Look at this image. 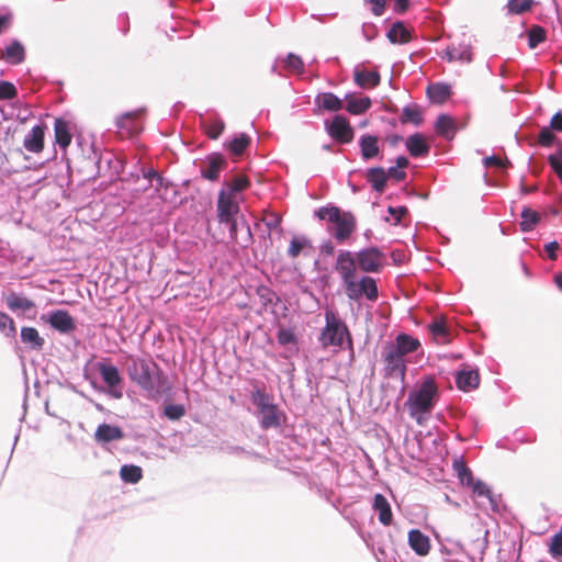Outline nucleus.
<instances>
[{
	"mask_svg": "<svg viewBox=\"0 0 562 562\" xmlns=\"http://www.w3.org/2000/svg\"><path fill=\"white\" fill-rule=\"evenodd\" d=\"M319 220H327L334 226L329 232L338 243L348 240L357 227V221L352 213L344 212L337 206H323L315 212Z\"/></svg>",
	"mask_w": 562,
	"mask_h": 562,
	"instance_id": "f257e3e1",
	"label": "nucleus"
},
{
	"mask_svg": "<svg viewBox=\"0 0 562 562\" xmlns=\"http://www.w3.org/2000/svg\"><path fill=\"white\" fill-rule=\"evenodd\" d=\"M437 395L438 387L434 378H425L418 390L412 392L408 396L407 404L409 405L411 415L416 416L430 412Z\"/></svg>",
	"mask_w": 562,
	"mask_h": 562,
	"instance_id": "f03ea898",
	"label": "nucleus"
},
{
	"mask_svg": "<svg viewBox=\"0 0 562 562\" xmlns=\"http://www.w3.org/2000/svg\"><path fill=\"white\" fill-rule=\"evenodd\" d=\"M355 255L359 269L366 273H380L387 266L386 255L378 247H367Z\"/></svg>",
	"mask_w": 562,
	"mask_h": 562,
	"instance_id": "7ed1b4c3",
	"label": "nucleus"
},
{
	"mask_svg": "<svg viewBox=\"0 0 562 562\" xmlns=\"http://www.w3.org/2000/svg\"><path fill=\"white\" fill-rule=\"evenodd\" d=\"M381 356L384 376L404 381L407 370L405 358L389 342L383 346Z\"/></svg>",
	"mask_w": 562,
	"mask_h": 562,
	"instance_id": "20e7f679",
	"label": "nucleus"
},
{
	"mask_svg": "<svg viewBox=\"0 0 562 562\" xmlns=\"http://www.w3.org/2000/svg\"><path fill=\"white\" fill-rule=\"evenodd\" d=\"M358 263L356 255L349 250H342L338 254L335 263V270L342 280L345 291L358 279Z\"/></svg>",
	"mask_w": 562,
	"mask_h": 562,
	"instance_id": "39448f33",
	"label": "nucleus"
},
{
	"mask_svg": "<svg viewBox=\"0 0 562 562\" xmlns=\"http://www.w3.org/2000/svg\"><path fill=\"white\" fill-rule=\"evenodd\" d=\"M326 319V327L319 338L323 347L341 346L345 338H347L348 344L351 346V338L347 326L339 318Z\"/></svg>",
	"mask_w": 562,
	"mask_h": 562,
	"instance_id": "423d86ee",
	"label": "nucleus"
},
{
	"mask_svg": "<svg viewBox=\"0 0 562 562\" xmlns=\"http://www.w3.org/2000/svg\"><path fill=\"white\" fill-rule=\"evenodd\" d=\"M257 304L259 305L258 314L272 316H280L282 314L284 305L269 288L259 286L257 289Z\"/></svg>",
	"mask_w": 562,
	"mask_h": 562,
	"instance_id": "0eeeda50",
	"label": "nucleus"
},
{
	"mask_svg": "<svg viewBox=\"0 0 562 562\" xmlns=\"http://www.w3.org/2000/svg\"><path fill=\"white\" fill-rule=\"evenodd\" d=\"M345 292L352 300L364 295L368 300L374 301L379 295L375 280L368 276L357 279Z\"/></svg>",
	"mask_w": 562,
	"mask_h": 562,
	"instance_id": "6e6552de",
	"label": "nucleus"
},
{
	"mask_svg": "<svg viewBox=\"0 0 562 562\" xmlns=\"http://www.w3.org/2000/svg\"><path fill=\"white\" fill-rule=\"evenodd\" d=\"M327 133L341 144H348L353 138V130L349 121L341 115H336L331 123L327 125Z\"/></svg>",
	"mask_w": 562,
	"mask_h": 562,
	"instance_id": "1a4fd4ad",
	"label": "nucleus"
},
{
	"mask_svg": "<svg viewBox=\"0 0 562 562\" xmlns=\"http://www.w3.org/2000/svg\"><path fill=\"white\" fill-rule=\"evenodd\" d=\"M260 401L258 402L259 413L261 415V427L269 429L280 425V415L276 405L268 403V396L257 391Z\"/></svg>",
	"mask_w": 562,
	"mask_h": 562,
	"instance_id": "9d476101",
	"label": "nucleus"
},
{
	"mask_svg": "<svg viewBox=\"0 0 562 562\" xmlns=\"http://www.w3.org/2000/svg\"><path fill=\"white\" fill-rule=\"evenodd\" d=\"M227 167L225 157L220 153H212L206 156L203 165L201 166L202 178L216 181L220 178L221 171Z\"/></svg>",
	"mask_w": 562,
	"mask_h": 562,
	"instance_id": "9b49d317",
	"label": "nucleus"
},
{
	"mask_svg": "<svg viewBox=\"0 0 562 562\" xmlns=\"http://www.w3.org/2000/svg\"><path fill=\"white\" fill-rule=\"evenodd\" d=\"M144 110H135L126 112L116 120V127L122 137H131L140 132L142 125L138 119L143 115Z\"/></svg>",
	"mask_w": 562,
	"mask_h": 562,
	"instance_id": "f8f14e48",
	"label": "nucleus"
},
{
	"mask_svg": "<svg viewBox=\"0 0 562 562\" xmlns=\"http://www.w3.org/2000/svg\"><path fill=\"white\" fill-rule=\"evenodd\" d=\"M239 212V205L234 196L225 190H222L217 200V216L220 222H229L235 218Z\"/></svg>",
	"mask_w": 562,
	"mask_h": 562,
	"instance_id": "ddd939ff",
	"label": "nucleus"
},
{
	"mask_svg": "<svg viewBox=\"0 0 562 562\" xmlns=\"http://www.w3.org/2000/svg\"><path fill=\"white\" fill-rule=\"evenodd\" d=\"M130 375L138 385L145 390H153L154 383L149 371V366L145 361H134L130 367Z\"/></svg>",
	"mask_w": 562,
	"mask_h": 562,
	"instance_id": "4468645a",
	"label": "nucleus"
},
{
	"mask_svg": "<svg viewBox=\"0 0 562 562\" xmlns=\"http://www.w3.org/2000/svg\"><path fill=\"white\" fill-rule=\"evenodd\" d=\"M46 125L40 124L32 127L23 140V146L27 151L40 154L44 149V136Z\"/></svg>",
	"mask_w": 562,
	"mask_h": 562,
	"instance_id": "2eb2a0df",
	"label": "nucleus"
},
{
	"mask_svg": "<svg viewBox=\"0 0 562 562\" xmlns=\"http://www.w3.org/2000/svg\"><path fill=\"white\" fill-rule=\"evenodd\" d=\"M0 57L8 64L20 65L25 59V47L20 41L14 40L1 50Z\"/></svg>",
	"mask_w": 562,
	"mask_h": 562,
	"instance_id": "dca6fc26",
	"label": "nucleus"
},
{
	"mask_svg": "<svg viewBox=\"0 0 562 562\" xmlns=\"http://www.w3.org/2000/svg\"><path fill=\"white\" fill-rule=\"evenodd\" d=\"M408 544L414 552L420 557H425L430 551V540L418 529H412L408 532Z\"/></svg>",
	"mask_w": 562,
	"mask_h": 562,
	"instance_id": "f3484780",
	"label": "nucleus"
},
{
	"mask_svg": "<svg viewBox=\"0 0 562 562\" xmlns=\"http://www.w3.org/2000/svg\"><path fill=\"white\" fill-rule=\"evenodd\" d=\"M389 344L393 346L404 358L406 355L417 351L420 347V341L408 334H400L396 336L394 342Z\"/></svg>",
	"mask_w": 562,
	"mask_h": 562,
	"instance_id": "a211bd4d",
	"label": "nucleus"
},
{
	"mask_svg": "<svg viewBox=\"0 0 562 562\" xmlns=\"http://www.w3.org/2000/svg\"><path fill=\"white\" fill-rule=\"evenodd\" d=\"M406 148L413 157L427 156L430 150L425 136L420 133H415L406 139Z\"/></svg>",
	"mask_w": 562,
	"mask_h": 562,
	"instance_id": "6ab92c4d",
	"label": "nucleus"
},
{
	"mask_svg": "<svg viewBox=\"0 0 562 562\" xmlns=\"http://www.w3.org/2000/svg\"><path fill=\"white\" fill-rule=\"evenodd\" d=\"M94 438L98 442L106 443L123 439L124 432L120 427L104 423L98 426Z\"/></svg>",
	"mask_w": 562,
	"mask_h": 562,
	"instance_id": "aec40b11",
	"label": "nucleus"
},
{
	"mask_svg": "<svg viewBox=\"0 0 562 562\" xmlns=\"http://www.w3.org/2000/svg\"><path fill=\"white\" fill-rule=\"evenodd\" d=\"M97 369L102 376L103 382L111 389L116 387L122 382V378L116 367L106 362H98Z\"/></svg>",
	"mask_w": 562,
	"mask_h": 562,
	"instance_id": "412c9836",
	"label": "nucleus"
},
{
	"mask_svg": "<svg viewBox=\"0 0 562 562\" xmlns=\"http://www.w3.org/2000/svg\"><path fill=\"white\" fill-rule=\"evenodd\" d=\"M373 509L379 513V521L384 526H390L393 521V514L389 501L382 494H375L373 499Z\"/></svg>",
	"mask_w": 562,
	"mask_h": 562,
	"instance_id": "4be33fe9",
	"label": "nucleus"
},
{
	"mask_svg": "<svg viewBox=\"0 0 562 562\" xmlns=\"http://www.w3.org/2000/svg\"><path fill=\"white\" fill-rule=\"evenodd\" d=\"M7 306L10 308L13 313H26L31 312L34 307L33 301L27 299L26 296L16 294V293H10L4 299Z\"/></svg>",
	"mask_w": 562,
	"mask_h": 562,
	"instance_id": "5701e85b",
	"label": "nucleus"
},
{
	"mask_svg": "<svg viewBox=\"0 0 562 562\" xmlns=\"http://www.w3.org/2000/svg\"><path fill=\"white\" fill-rule=\"evenodd\" d=\"M435 131L439 136L451 140L456 135V122L448 114H440L435 124Z\"/></svg>",
	"mask_w": 562,
	"mask_h": 562,
	"instance_id": "b1692460",
	"label": "nucleus"
},
{
	"mask_svg": "<svg viewBox=\"0 0 562 562\" xmlns=\"http://www.w3.org/2000/svg\"><path fill=\"white\" fill-rule=\"evenodd\" d=\"M445 57L448 61L470 63L472 60L471 47L467 44L451 45L447 47Z\"/></svg>",
	"mask_w": 562,
	"mask_h": 562,
	"instance_id": "393cba45",
	"label": "nucleus"
},
{
	"mask_svg": "<svg viewBox=\"0 0 562 562\" xmlns=\"http://www.w3.org/2000/svg\"><path fill=\"white\" fill-rule=\"evenodd\" d=\"M479 383L480 376L476 371H460L456 375V384L461 391H472L479 386Z\"/></svg>",
	"mask_w": 562,
	"mask_h": 562,
	"instance_id": "a878e982",
	"label": "nucleus"
},
{
	"mask_svg": "<svg viewBox=\"0 0 562 562\" xmlns=\"http://www.w3.org/2000/svg\"><path fill=\"white\" fill-rule=\"evenodd\" d=\"M368 182L371 183L372 189L379 193L384 192L387 181L386 171L381 167L370 168L366 176Z\"/></svg>",
	"mask_w": 562,
	"mask_h": 562,
	"instance_id": "bb28decb",
	"label": "nucleus"
},
{
	"mask_svg": "<svg viewBox=\"0 0 562 562\" xmlns=\"http://www.w3.org/2000/svg\"><path fill=\"white\" fill-rule=\"evenodd\" d=\"M429 331L438 344L450 342V331L445 322V318H436L428 325Z\"/></svg>",
	"mask_w": 562,
	"mask_h": 562,
	"instance_id": "cd10ccee",
	"label": "nucleus"
},
{
	"mask_svg": "<svg viewBox=\"0 0 562 562\" xmlns=\"http://www.w3.org/2000/svg\"><path fill=\"white\" fill-rule=\"evenodd\" d=\"M55 140L61 148H67L72 139L68 123L63 119H56L54 124Z\"/></svg>",
	"mask_w": 562,
	"mask_h": 562,
	"instance_id": "c85d7f7f",
	"label": "nucleus"
},
{
	"mask_svg": "<svg viewBox=\"0 0 562 562\" xmlns=\"http://www.w3.org/2000/svg\"><path fill=\"white\" fill-rule=\"evenodd\" d=\"M387 38L393 44H405L412 40L411 32L403 22H395L387 32Z\"/></svg>",
	"mask_w": 562,
	"mask_h": 562,
	"instance_id": "c756f323",
	"label": "nucleus"
},
{
	"mask_svg": "<svg viewBox=\"0 0 562 562\" xmlns=\"http://www.w3.org/2000/svg\"><path fill=\"white\" fill-rule=\"evenodd\" d=\"M451 94L450 87L445 83L430 85L427 88V95L431 102L442 104Z\"/></svg>",
	"mask_w": 562,
	"mask_h": 562,
	"instance_id": "7c9ffc66",
	"label": "nucleus"
},
{
	"mask_svg": "<svg viewBox=\"0 0 562 562\" xmlns=\"http://www.w3.org/2000/svg\"><path fill=\"white\" fill-rule=\"evenodd\" d=\"M360 148L362 158L369 160L379 154L378 137L372 135H363L360 138Z\"/></svg>",
	"mask_w": 562,
	"mask_h": 562,
	"instance_id": "2f4dec72",
	"label": "nucleus"
},
{
	"mask_svg": "<svg viewBox=\"0 0 562 562\" xmlns=\"http://www.w3.org/2000/svg\"><path fill=\"white\" fill-rule=\"evenodd\" d=\"M380 75L378 71H356L355 82L361 88H374L380 83Z\"/></svg>",
	"mask_w": 562,
	"mask_h": 562,
	"instance_id": "473e14b6",
	"label": "nucleus"
},
{
	"mask_svg": "<svg viewBox=\"0 0 562 562\" xmlns=\"http://www.w3.org/2000/svg\"><path fill=\"white\" fill-rule=\"evenodd\" d=\"M346 100V110L353 115L362 114L371 106V100L369 97L357 99L352 95H347Z\"/></svg>",
	"mask_w": 562,
	"mask_h": 562,
	"instance_id": "72a5a7b5",
	"label": "nucleus"
},
{
	"mask_svg": "<svg viewBox=\"0 0 562 562\" xmlns=\"http://www.w3.org/2000/svg\"><path fill=\"white\" fill-rule=\"evenodd\" d=\"M400 121L403 124L412 123L416 126H419L424 119H423V111L422 109L414 104V105H407L403 109Z\"/></svg>",
	"mask_w": 562,
	"mask_h": 562,
	"instance_id": "f704fd0d",
	"label": "nucleus"
},
{
	"mask_svg": "<svg viewBox=\"0 0 562 562\" xmlns=\"http://www.w3.org/2000/svg\"><path fill=\"white\" fill-rule=\"evenodd\" d=\"M469 487L472 488V492L476 496L487 498L492 509H494V510L497 509L498 504H497L496 496L493 494L491 488L484 482H482L480 480L473 481V484H470Z\"/></svg>",
	"mask_w": 562,
	"mask_h": 562,
	"instance_id": "c9c22d12",
	"label": "nucleus"
},
{
	"mask_svg": "<svg viewBox=\"0 0 562 562\" xmlns=\"http://www.w3.org/2000/svg\"><path fill=\"white\" fill-rule=\"evenodd\" d=\"M317 104L327 111H339L342 109V101L331 92H325L316 98Z\"/></svg>",
	"mask_w": 562,
	"mask_h": 562,
	"instance_id": "e433bc0d",
	"label": "nucleus"
},
{
	"mask_svg": "<svg viewBox=\"0 0 562 562\" xmlns=\"http://www.w3.org/2000/svg\"><path fill=\"white\" fill-rule=\"evenodd\" d=\"M250 143H251L250 137L247 134L241 133V134L237 135L236 137H234L227 144V148L233 155L240 156L249 147Z\"/></svg>",
	"mask_w": 562,
	"mask_h": 562,
	"instance_id": "4c0bfd02",
	"label": "nucleus"
},
{
	"mask_svg": "<svg viewBox=\"0 0 562 562\" xmlns=\"http://www.w3.org/2000/svg\"><path fill=\"white\" fill-rule=\"evenodd\" d=\"M540 214L537 211L531 210L530 207H525L521 212L520 229L522 232L532 231L540 222Z\"/></svg>",
	"mask_w": 562,
	"mask_h": 562,
	"instance_id": "58836bf2",
	"label": "nucleus"
},
{
	"mask_svg": "<svg viewBox=\"0 0 562 562\" xmlns=\"http://www.w3.org/2000/svg\"><path fill=\"white\" fill-rule=\"evenodd\" d=\"M120 475L124 482L135 484L142 480L143 471L138 465L125 464L121 468Z\"/></svg>",
	"mask_w": 562,
	"mask_h": 562,
	"instance_id": "ea45409f",
	"label": "nucleus"
},
{
	"mask_svg": "<svg viewBox=\"0 0 562 562\" xmlns=\"http://www.w3.org/2000/svg\"><path fill=\"white\" fill-rule=\"evenodd\" d=\"M21 338L24 344H29L34 349H41L44 345V339L40 337L38 331L33 327H23Z\"/></svg>",
	"mask_w": 562,
	"mask_h": 562,
	"instance_id": "a19ab883",
	"label": "nucleus"
},
{
	"mask_svg": "<svg viewBox=\"0 0 562 562\" xmlns=\"http://www.w3.org/2000/svg\"><path fill=\"white\" fill-rule=\"evenodd\" d=\"M547 40V31L540 25H532L528 31V45L531 49Z\"/></svg>",
	"mask_w": 562,
	"mask_h": 562,
	"instance_id": "79ce46f5",
	"label": "nucleus"
},
{
	"mask_svg": "<svg viewBox=\"0 0 562 562\" xmlns=\"http://www.w3.org/2000/svg\"><path fill=\"white\" fill-rule=\"evenodd\" d=\"M533 0H508L506 9L509 14H522L531 10Z\"/></svg>",
	"mask_w": 562,
	"mask_h": 562,
	"instance_id": "37998d69",
	"label": "nucleus"
},
{
	"mask_svg": "<svg viewBox=\"0 0 562 562\" xmlns=\"http://www.w3.org/2000/svg\"><path fill=\"white\" fill-rule=\"evenodd\" d=\"M453 469L460 480V482L467 486L473 484V475L471 470L467 467V464L462 461H454Z\"/></svg>",
	"mask_w": 562,
	"mask_h": 562,
	"instance_id": "c03bdc74",
	"label": "nucleus"
},
{
	"mask_svg": "<svg viewBox=\"0 0 562 562\" xmlns=\"http://www.w3.org/2000/svg\"><path fill=\"white\" fill-rule=\"evenodd\" d=\"M203 128H204L205 134L211 139H216L223 133V131L225 128V123L222 120L217 119V120L204 123Z\"/></svg>",
	"mask_w": 562,
	"mask_h": 562,
	"instance_id": "a18cd8bd",
	"label": "nucleus"
},
{
	"mask_svg": "<svg viewBox=\"0 0 562 562\" xmlns=\"http://www.w3.org/2000/svg\"><path fill=\"white\" fill-rule=\"evenodd\" d=\"M549 553L554 558H562V527L553 535L549 543Z\"/></svg>",
	"mask_w": 562,
	"mask_h": 562,
	"instance_id": "49530a36",
	"label": "nucleus"
},
{
	"mask_svg": "<svg viewBox=\"0 0 562 562\" xmlns=\"http://www.w3.org/2000/svg\"><path fill=\"white\" fill-rule=\"evenodd\" d=\"M229 192L232 195L233 193L244 191L250 186V181L246 176H237L232 179L229 183H227Z\"/></svg>",
	"mask_w": 562,
	"mask_h": 562,
	"instance_id": "de8ad7c7",
	"label": "nucleus"
},
{
	"mask_svg": "<svg viewBox=\"0 0 562 562\" xmlns=\"http://www.w3.org/2000/svg\"><path fill=\"white\" fill-rule=\"evenodd\" d=\"M74 318H48L52 327L56 328L60 333H69L75 328Z\"/></svg>",
	"mask_w": 562,
	"mask_h": 562,
	"instance_id": "09e8293b",
	"label": "nucleus"
},
{
	"mask_svg": "<svg viewBox=\"0 0 562 562\" xmlns=\"http://www.w3.org/2000/svg\"><path fill=\"white\" fill-rule=\"evenodd\" d=\"M277 338L279 344L283 346L296 344L295 334L291 328L280 327Z\"/></svg>",
	"mask_w": 562,
	"mask_h": 562,
	"instance_id": "8fccbe9b",
	"label": "nucleus"
},
{
	"mask_svg": "<svg viewBox=\"0 0 562 562\" xmlns=\"http://www.w3.org/2000/svg\"><path fill=\"white\" fill-rule=\"evenodd\" d=\"M18 95L15 86L10 81H0V100H12Z\"/></svg>",
	"mask_w": 562,
	"mask_h": 562,
	"instance_id": "3c124183",
	"label": "nucleus"
},
{
	"mask_svg": "<svg viewBox=\"0 0 562 562\" xmlns=\"http://www.w3.org/2000/svg\"><path fill=\"white\" fill-rule=\"evenodd\" d=\"M285 67L292 72L301 74L304 70V63L301 57L289 54L285 59Z\"/></svg>",
	"mask_w": 562,
	"mask_h": 562,
	"instance_id": "603ef678",
	"label": "nucleus"
},
{
	"mask_svg": "<svg viewBox=\"0 0 562 562\" xmlns=\"http://www.w3.org/2000/svg\"><path fill=\"white\" fill-rule=\"evenodd\" d=\"M186 409L180 404H170L165 407V415L171 420H178L184 416Z\"/></svg>",
	"mask_w": 562,
	"mask_h": 562,
	"instance_id": "864d4df0",
	"label": "nucleus"
},
{
	"mask_svg": "<svg viewBox=\"0 0 562 562\" xmlns=\"http://www.w3.org/2000/svg\"><path fill=\"white\" fill-rule=\"evenodd\" d=\"M552 131L553 130L550 126L541 128L538 137L539 145L543 147H550L553 144L555 140V135Z\"/></svg>",
	"mask_w": 562,
	"mask_h": 562,
	"instance_id": "5fc2aeb1",
	"label": "nucleus"
},
{
	"mask_svg": "<svg viewBox=\"0 0 562 562\" xmlns=\"http://www.w3.org/2000/svg\"><path fill=\"white\" fill-rule=\"evenodd\" d=\"M548 162L562 181V153H555L548 157Z\"/></svg>",
	"mask_w": 562,
	"mask_h": 562,
	"instance_id": "6e6d98bb",
	"label": "nucleus"
},
{
	"mask_svg": "<svg viewBox=\"0 0 562 562\" xmlns=\"http://www.w3.org/2000/svg\"><path fill=\"white\" fill-rule=\"evenodd\" d=\"M305 245H306L305 240H301L296 237L292 238L290 241L289 249H288V255L292 258H296L301 254V251Z\"/></svg>",
	"mask_w": 562,
	"mask_h": 562,
	"instance_id": "4d7b16f0",
	"label": "nucleus"
},
{
	"mask_svg": "<svg viewBox=\"0 0 562 562\" xmlns=\"http://www.w3.org/2000/svg\"><path fill=\"white\" fill-rule=\"evenodd\" d=\"M371 7V12L375 16H381L386 8V0H364Z\"/></svg>",
	"mask_w": 562,
	"mask_h": 562,
	"instance_id": "13d9d810",
	"label": "nucleus"
},
{
	"mask_svg": "<svg viewBox=\"0 0 562 562\" xmlns=\"http://www.w3.org/2000/svg\"><path fill=\"white\" fill-rule=\"evenodd\" d=\"M485 167H497V168H506L507 165H510L508 160L504 161L498 156H490L484 158L483 160Z\"/></svg>",
	"mask_w": 562,
	"mask_h": 562,
	"instance_id": "bf43d9fd",
	"label": "nucleus"
},
{
	"mask_svg": "<svg viewBox=\"0 0 562 562\" xmlns=\"http://www.w3.org/2000/svg\"><path fill=\"white\" fill-rule=\"evenodd\" d=\"M407 212H408V210L405 206H397V207L390 206L389 207V213L391 215H393V218H394V222H393L394 225L400 224V222L402 221V217L405 216L407 214Z\"/></svg>",
	"mask_w": 562,
	"mask_h": 562,
	"instance_id": "052dcab7",
	"label": "nucleus"
},
{
	"mask_svg": "<svg viewBox=\"0 0 562 562\" xmlns=\"http://www.w3.org/2000/svg\"><path fill=\"white\" fill-rule=\"evenodd\" d=\"M362 33L366 40L371 41L378 35V29L373 23H364L362 25Z\"/></svg>",
	"mask_w": 562,
	"mask_h": 562,
	"instance_id": "680f3d73",
	"label": "nucleus"
},
{
	"mask_svg": "<svg viewBox=\"0 0 562 562\" xmlns=\"http://www.w3.org/2000/svg\"><path fill=\"white\" fill-rule=\"evenodd\" d=\"M386 175H387V179L392 178V179H394L396 181H403L406 178L405 170H401L397 167L389 168V170L386 171Z\"/></svg>",
	"mask_w": 562,
	"mask_h": 562,
	"instance_id": "e2e57ef3",
	"label": "nucleus"
},
{
	"mask_svg": "<svg viewBox=\"0 0 562 562\" xmlns=\"http://www.w3.org/2000/svg\"><path fill=\"white\" fill-rule=\"evenodd\" d=\"M550 127L553 131L562 132V112H558L551 117Z\"/></svg>",
	"mask_w": 562,
	"mask_h": 562,
	"instance_id": "0e129e2a",
	"label": "nucleus"
},
{
	"mask_svg": "<svg viewBox=\"0 0 562 562\" xmlns=\"http://www.w3.org/2000/svg\"><path fill=\"white\" fill-rule=\"evenodd\" d=\"M546 251L548 252V257L550 260L557 259V250H559L560 246L558 241H550L546 246Z\"/></svg>",
	"mask_w": 562,
	"mask_h": 562,
	"instance_id": "69168bd1",
	"label": "nucleus"
},
{
	"mask_svg": "<svg viewBox=\"0 0 562 562\" xmlns=\"http://www.w3.org/2000/svg\"><path fill=\"white\" fill-rule=\"evenodd\" d=\"M265 222L269 229H276L280 226L281 217L277 214H271L269 218L265 220Z\"/></svg>",
	"mask_w": 562,
	"mask_h": 562,
	"instance_id": "338daca9",
	"label": "nucleus"
},
{
	"mask_svg": "<svg viewBox=\"0 0 562 562\" xmlns=\"http://www.w3.org/2000/svg\"><path fill=\"white\" fill-rule=\"evenodd\" d=\"M11 20H12V14L11 13H7V14H3V15H0V34L2 33V31L7 27H9L10 23H11Z\"/></svg>",
	"mask_w": 562,
	"mask_h": 562,
	"instance_id": "774afa93",
	"label": "nucleus"
}]
</instances>
